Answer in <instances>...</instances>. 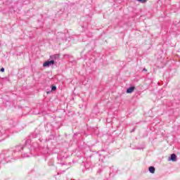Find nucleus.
<instances>
[{
    "label": "nucleus",
    "instance_id": "f257e3e1",
    "mask_svg": "<svg viewBox=\"0 0 180 180\" xmlns=\"http://www.w3.org/2000/svg\"><path fill=\"white\" fill-rule=\"evenodd\" d=\"M30 139L25 141V144L18 145L15 146L14 151L13 152V158L16 155V154H20L22 158H29V157H32L31 149L37 148L39 147L38 143H32L31 139H40V132L39 131H35L34 133L30 135Z\"/></svg>",
    "mask_w": 180,
    "mask_h": 180
},
{
    "label": "nucleus",
    "instance_id": "f03ea898",
    "mask_svg": "<svg viewBox=\"0 0 180 180\" xmlns=\"http://www.w3.org/2000/svg\"><path fill=\"white\" fill-rule=\"evenodd\" d=\"M13 160V152L12 150L5 151L0 154V168L4 164H8Z\"/></svg>",
    "mask_w": 180,
    "mask_h": 180
},
{
    "label": "nucleus",
    "instance_id": "7ed1b4c3",
    "mask_svg": "<svg viewBox=\"0 0 180 180\" xmlns=\"http://www.w3.org/2000/svg\"><path fill=\"white\" fill-rule=\"evenodd\" d=\"M58 55L51 56H50L51 60L45 61L43 63V67H50L51 65H54V63H55L54 60H56V58H58Z\"/></svg>",
    "mask_w": 180,
    "mask_h": 180
},
{
    "label": "nucleus",
    "instance_id": "20e7f679",
    "mask_svg": "<svg viewBox=\"0 0 180 180\" xmlns=\"http://www.w3.org/2000/svg\"><path fill=\"white\" fill-rule=\"evenodd\" d=\"M168 161H172L173 162H175L176 161V155L175 153H173L169 157Z\"/></svg>",
    "mask_w": 180,
    "mask_h": 180
},
{
    "label": "nucleus",
    "instance_id": "39448f33",
    "mask_svg": "<svg viewBox=\"0 0 180 180\" xmlns=\"http://www.w3.org/2000/svg\"><path fill=\"white\" fill-rule=\"evenodd\" d=\"M134 91V86H130L127 89V94H131Z\"/></svg>",
    "mask_w": 180,
    "mask_h": 180
},
{
    "label": "nucleus",
    "instance_id": "423d86ee",
    "mask_svg": "<svg viewBox=\"0 0 180 180\" xmlns=\"http://www.w3.org/2000/svg\"><path fill=\"white\" fill-rule=\"evenodd\" d=\"M148 171L150 174H154L155 172V167L150 166L148 167Z\"/></svg>",
    "mask_w": 180,
    "mask_h": 180
},
{
    "label": "nucleus",
    "instance_id": "0eeeda50",
    "mask_svg": "<svg viewBox=\"0 0 180 180\" xmlns=\"http://www.w3.org/2000/svg\"><path fill=\"white\" fill-rule=\"evenodd\" d=\"M5 134V129H4V127H0V137Z\"/></svg>",
    "mask_w": 180,
    "mask_h": 180
},
{
    "label": "nucleus",
    "instance_id": "6e6552de",
    "mask_svg": "<svg viewBox=\"0 0 180 180\" xmlns=\"http://www.w3.org/2000/svg\"><path fill=\"white\" fill-rule=\"evenodd\" d=\"M139 2H141V4H146L147 2V0H137Z\"/></svg>",
    "mask_w": 180,
    "mask_h": 180
},
{
    "label": "nucleus",
    "instance_id": "1a4fd4ad",
    "mask_svg": "<svg viewBox=\"0 0 180 180\" xmlns=\"http://www.w3.org/2000/svg\"><path fill=\"white\" fill-rule=\"evenodd\" d=\"M57 89V86H54V85H53L52 86H51V91H56Z\"/></svg>",
    "mask_w": 180,
    "mask_h": 180
},
{
    "label": "nucleus",
    "instance_id": "9d476101",
    "mask_svg": "<svg viewBox=\"0 0 180 180\" xmlns=\"http://www.w3.org/2000/svg\"><path fill=\"white\" fill-rule=\"evenodd\" d=\"M0 71H1V72H5V68H1Z\"/></svg>",
    "mask_w": 180,
    "mask_h": 180
},
{
    "label": "nucleus",
    "instance_id": "9b49d317",
    "mask_svg": "<svg viewBox=\"0 0 180 180\" xmlns=\"http://www.w3.org/2000/svg\"><path fill=\"white\" fill-rule=\"evenodd\" d=\"M99 155H101L102 157H105V155H106L103 154V153H101Z\"/></svg>",
    "mask_w": 180,
    "mask_h": 180
},
{
    "label": "nucleus",
    "instance_id": "f8f14e48",
    "mask_svg": "<svg viewBox=\"0 0 180 180\" xmlns=\"http://www.w3.org/2000/svg\"><path fill=\"white\" fill-rule=\"evenodd\" d=\"M143 71H145V72H147V69L143 68Z\"/></svg>",
    "mask_w": 180,
    "mask_h": 180
},
{
    "label": "nucleus",
    "instance_id": "ddd939ff",
    "mask_svg": "<svg viewBox=\"0 0 180 180\" xmlns=\"http://www.w3.org/2000/svg\"><path fill=\"white\" fill-rule=\"evenodd\" d=\"M134 130H136V129H133L131 131V133H133V131H134Z\"/></svg>",
    "mask_w": 180,
    "mask_h": 180
},
{
    "label": "nucleus",
    "instance_id": "4468645a",
    "mask_svg": "<svg viewBox=\"0 0 180 180\" xmlns=\"http://www.w3.org/2000/svg\"><path fill=\"white\" fill-rule=\"evenodd\" d=\"M100 161H101L102 162H103V159H100Z\"/></svg>",
    "mask_w": 180,
    "mask_h": 180
},
{
    "label": "nucleus",
    "instance_id": "2eb2a0df",
    "mask_svg": "<svg viewBox=\"0 0 180 180\" xmlns=\"http://www.w3.org/2000/svg\"><path fill=\"white\" fill-rule=\"evenodd\" d=\"M46 94H50V91H47Z\"/></svg>",
    "mask_w": 180,
    "mask_h": 180
},
{
    "label": "nucleus",
    "instance_id": "dca6fc26",
    "mask_svg": "<svg viewBox=\"0 0 180 180\" xmlns=\"http://www.w3.org/2000/svg\"><path fill=\"white\" fill-rule=\"evenodd\" d=\"M101 153H105V150H101Z\"/></svg>",
    "mask_w": 180,
    "mask_h": 180
}]
</instances>
